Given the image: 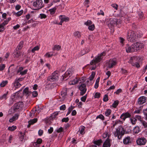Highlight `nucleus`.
<instances>
[{"mask_svg":"<svg viewBox=\"0 0 147 147\" xmlns=\"http://www.w3.org/2000/svg\"><path fill=\"white\" fill-rule=\"evenodd\" d=\"M109 136L107 139L104 142L103 145V147H110L111 146V140L109 139Z\"/></svg>","mask_w":147,"mask_h":147,"instance_id":"13","label":"nucleus"},{"mask_svg":"<svg viewBox=\"0 0 147 147\" xmlns=\"http://www.w3.org/2000/svg\"><path fill=\"white\" fill-rule=\"evenodd\" d=\"M123 142L125 144H127L129 143H130L131 141L130 137L128 136L125 138L123 140Z\"/></svg>","mask_w":147,"mask_h":147,"instance_id":"18","label":"nucleus"},{"mask_svg":"<svg viewBox=\"0 0 147 147\" xmlns=\"http://www.w3.org/2000/svg\"><path fill=\"white\" fill-rule=\"evenodd\" d=\"M125 133L124 128L120 126L116 129V131L115 132L114 135L115 136L117 137L118 139H120L125 134Z\"/></svg>","mask_w":147,"mask_h":147,"instance_id":"2","label":"nucleus"},{"mask_svg":"<svg viewBox=\"0 0 147 147\" xmlns=\"http://www.w3.org/2000/svg\"><path fill=\"white\" fill-rule=\"evenodd\" d=\"M85 128V127L83 126H81L80 127L79 131H80V134H82L84 133V130Z\"/></svg>","mask_w":147,"mask_h":147,"instance_id":"31","label":"nucleus"},{"mask_svg":"<svg viewBox=\"0 0 147 147\" xmlns=\"http://www.w3.org/2000/svg\"><path fill=\"white\" fill-rule=\"evenodd\" d=\"M147 101V97L144 96L140 97L138 100L137 103L142 105L145 103Z\"/></svg>","mask_w":147,"mask_h":147,"instance_id":"11","label":"nucleus"},{"mask_svg":"<svg viewBox=\"0 0 147 147\" xmlns=\"http://www.w3.org/2000/svg\"><path fill=\"white\" fill-rule=\"evenodd\" d=\"M23 103L22 102H19L15 104V107L16 109H18L20 107H22L23 106Z\"/></svg>","mask_w":147,"mask_h":147,"instance_id":"19","label":"nucleus"},{"mask_svg":"<svg viewBox=\"0 0 147 147\" xmlns=\"http://www.w3.org/2000/svg\"><path fill=\"white\" fill-rule=\"evenodd\" d=\"M142 107L143 106H141L138 108H136L134 113H140L142 110Z\"/></svg>","mask_w":147,"mask_h":147,"instance_id":"27","label":"nucleus"},{"mask_svg":"<svg viewBox=\"0 0 147 147\" xmlns=\"http://www.w3.org/2000/svg\"><path fill=\"white\" fill-rule=\"evenodd\" d=\"M5 28L4 27V26L1 24H0V32L3 31L5 30Z\"/></svg>","mask_w":147,"mask_h":147,"instance_id":"63","label":"nucleus"},{"mask_svg":"<svg viewBox=\"0 0 147 147\" xmlns=\"http://www.w3.org/2000/svg\"><path fill=\"white\" fill-rule=\"evenodd\" d=\"M143 47L142 43L137 42L132 44L131 46L127 45L125 47L126 51L127 53L136 51L140 50Z\"/></svg>","mask_w":147,"mask_h":147,"instance_id":"1","label":"nucleus"},{"mask_svg":"<svg viewBox=\"0 0 147 147\" xmlns=\"http://www.w3.org/2000/svg\"><path fill=\"white\" fill-rule=\"evenodd\" d=\"M61 48V47L59 45H55L54 46L53 48V50L59 51Z\"/></svg>","mask_w":147,"mask_h":147,"instance_id":"36","label":"nucleus"},{"mask_svg":"<svg viewBox=\"0 0 147 147\" xmlns=\"http://www.w3.org/2000/svg\"><path fill=\"white\" fill-rule=\"evenodd\" d=\"M13 84L14 86H15L16 88H18L20 87L22 85L19 82L17 81V80H15Z\"/></svg>","mask_w":147,"mask_h":147,"instance_id":"22","label":"nucleus"},{"mask_svg":"<svg viewBox=\"0 0 147 147\" xmlns=\"http://www.w3.org/2000/svg\"><path fill=\"white\" fill-rule=\"evenodd\" d=\"M56 8L55 7H54L53 8L50 9L49 10V11L50 12V14L51 15L54 14L56 11Z\"/></svg>","mask_w":147,"mask_h":147,"instance_id":"35","label":"nucleus"},{"mask_svg":"<svg viewBox=\"0 0 147 147\" xmlns=\"http://www.w3.org/2000/svg\"><path fill=\"white\" fill-rule=\"evenodd\" d=\"M32 94L34 97H36L38 95V92L36 91H34L32 92Z\"/></svg>","mask_w":147,"mask_h":147,"instance_id":"54","label":"nucleus"},{"mask_svg":"<svg viewBox=\"0 0 147 147\" xmlns=\"http://www.w3.org/2000/svg\"><path fill=\"white\" fill-rule=\"evenodd\" d=\"M39 49V47L38 46H36L33 48L32 50L31 51L34 53L35 52V51L38 50Z\"/></svg>","mask_w":147,"mask_h":147,"instance_id":"48","label":"nucleus"},{"mask_svg":"<svg viewBox=\"0 0 147 147\" xmlns=\"http://www.w3.org/2000/svg\"><path fill=\"white\" fill-rule=\"evenodd\" d=\"M79 89L80 91V94L81 96L83 95L86 92L87 89L85 84H81L79 86Z\"/></svg>","mask_w":147,"mask_h":147,"instance_id":"8","label":"nucleus"},{"mask_svg":"<svg viewBox=\"0 0 147 147\" xmlns=\"http://www.w3.org/2000/svg\"><path fill=\"white\" fill-rule=\"evenodd\" d=\"M24 45V42L23 41H21L20 42L18 46L15 49V51H17L22 49Z\"/></svg>","mask_w":147,"mask_h":147,"instance_id":"17","label":"nucleus"},{"mask_svg":"<svg viewBox=\"0 0 147 147\" xmlns=\"http://www.w3.org/2000/svg\"><path fill=\"white\" fill-rule=\"evenodd\" d=\"M146 142V139L144 137L138 138L136 141L137 144L140 146L145 145Z\"/></svg>","mask_w":147,"mask_h":147,"instance_id":"9","label":"nucleus"},{"mask_svg":"<svg viewBox=\"0 0 147 147\" xmlns=\"http://www.w3.org/2000/svg\"><path fill=\"white\" fill-rule=\"evenodd\" d=\"M73 73V70L69 68L65 72L64 76L63 77V79H64L67 77L69 76V77L71 76Z\"/></svg>","mask_w":147,"mask_h":147,"instance_id":"12","label":"nucleus"},{"mask_svg":"<svg viewBox=\"0 0 147 147\" xmlns=\"http://www.w3.org/2000/svg\"><path fill=\"white\" fill-rule=\"evenodd\" d=\"M131 121L133 125L135 124L137 121V119L134 118H131Z\"/></svg>","mask_w":147,"mask_h":147,"instance_id":"45","label":"nucleus"},{"mask_svg":"<svg viewBox=\"0 0 147 147\" xmlns=\"http://www.w3.org/2000/svg\"><path fill=\"white\" fill-rule=\"evenodd\" d=\"M102 143V141L101 139H100L97 141H95L94 142V144L98 146H100Z\"/></svg>","mask_w":147,"mask_h":147,"instance_id":"33","label":"nucleus"},{"mask_svg":"<svg viewBox=\"0 0 147 147\" xmlns=\"http://www.w3.org/2000/svg\"><path fill=\"white\" fill-rule=\"evenodd\" d=\"M19 116V114H15V115L13 116L10 119L9 121L10 122H13V121L17 119Z\"/></svg>","mask_w":147,"mask_h":147,"instance_id":"20","label":"nucleus"},{"mask_svg":"<svg viewBox=\"0 0 147 147\" xmlns=\"http://www.w3.org/2000/svg\"><path fill=\"white\" fill-rule=\"evenodd\" d=\"M119 101L118 100L115 101L112 104V107H113L115 108L118 105Z\"/></svg>","mask_w":147,"mask_h":147,"instance_id":"38","label":"nucleus"},{"mask_svg":"<svg viewBox=\"0 0 147 147\" xmlns=\"http://www.w3.org/2000/svg\"><path fill=\"white\" fill-rule=\"evenodd\" d=\"M13 64L11 65L8 69V72L11 73H14L16 71V68L13 67Z\"/></svg>","mask_w":147,"mask_h":147,"instance_id":"23","label":"nucleus"},{"mask_svg":"<svg viewBox=\"0 0 147 147\" xmlns=\"http://www.w3.org/2000/svg\"><path fill=\"white\" fill-rule=\"evenodd\" d=\"M78 82L79 80L76 78L75 79H74L73 80L70 81L69 82V84L70 85H74Z\"/></svg>","mask_w":147,"mask_h":147,"instance_id":"28","label":"nucleus"},{"mask_svg":"<svg viewBox=\"0 0 147 147\" xmlns=\"http://www.w3.org/2000/svg\"><path fill=\"white\" fill-rule=\"evenodd\" d=\"M131 115L129 113L126 112L125 113H123L121 116L120 118L123 119L124 121L126 118L129 117H130Z\"/></svg>","mask_w":147,"mask_h":147,"instance_id":"15","label":"nucleus"},{"mask_svg":"<svg viewBox=\"0 0 147 147\" xmlns=\"http://www.w3.org/2000/svg\"><path fill=\"white\" fill-rule=\"evenodd\" d=\"M141 123L144 128L147 127V123L144 121H141Z\"/></svg>","mask_w":147,"mask_h":147,"instance_id":"49","label":"nucleus"},{"mask_svg":"<svg viewBox=\"0 0 147 147\" xmlns=\"http://www.w3.org/2000/svg\"><path fill=\"white\" fill-rule=\"evenodd\" d=\"M100 94L98 92H96L94 96L95 98H98L100 97Z\"/></svg>","mask_w":147,"mask_h":147,"instance_id":"58","label":"nucleus"},{"mask_svg":"<svg viewBox=\"0 0 147 147\" xmlns=\"http://www.w3.org/2000/svg\"><path fill=\"white\" fill-rule=\"evenodd\" d=\"M23 12V10H22L21 11L18 12L16 13H15L17 16H19L22 14Z\"/></svg>","mask_w":147,"mask_h":147,"instance_id":"46","label":"nucleus"},{"mask_svg":"<svg viewBox=\"0 0 147 147\" xmlns=\"http://www.w3.org/2000/svg\"><path fill=\"white\" fill-rule=\"evenodd\" d=\"M53 55V53L52 52L47 53L45 55V57L49 58L52 57Z\"/></svg>","mask_w":147,"mask_h":147,"instance_id":"42","label":"nucleus"},{"mask_svg":"<svg viewBox=\"0 0 147 147\" xmlns=\"http://www.w3.org/2000/svg\"><path fill=\"white\" fill-rule=\"evenodd\" d=\"M111 111L110 109L107 110L105 112V115L107 116H109L111 114Z\"/></svg>","mask_w":147,"mask_h":147,"instance_id":"41","label":"nucleus"},{"mask_svg":"<svg viewBox=\"0 0 147 147\" xmlns=\"http://www.w3.org/2000/svg\"><path fill=\"white\" fill-rule=\"evenodd\" d=\"M74 36L76 37V38H79L81 36V33L77 31L75 32L74 34Z\"/></svg>","mask_w":147,"mask_h":147,"instance_id":"30","label":"nucleus"},{"mask_svg":"<svg viewBox=\"0 0 147 147\" xmlns=\"http://www.w3.org/2000/svg\"><path fill=\"white\" fill-rule=\"evenodd\" d=\"M59 76L58 71H55L52 74L51 76L49 77L48 80L51 82L57 80L58 79Z\"/></svg>","mask_w":147,"mask_h":147,"instance_id":"5","label":"nucleus"},{"mask_svg":"<svg viewBox=\"0 0 147 147\" xmlns=\"http://www.w3.org/2000/svg\"><path fill=\"white\" fill-rule=\"evenodd\" d=\"M59 18L61 20H62L64 21L67 22L69 21V18L68 17H66L65 15H60L59 16Z\"/></svg>","mask_w":147,"mask_h":147,"instance_id":"21","label":"nucleus"},{"mask_svg":"<svg viewBox=\"0 0 147 147\" xmlns=\"http://www.w3.org/2000/svg\"><path fill=\"white\" fill-rule=\"evenodd\" d=\"M66 109V106L65 105H63L60 107V109L61 110L64 111Z\"/></svg>","mask_w":147,"mask_h":147,"instance_id":"56","label":"nucleus"},{"mask_svg":"<svg viewBox=\"0 0 147 147\" xmlns=\"http://www.w3.org/2000/svg\"><path fill=\"white\" fill-rule=\"evenodd\" d=\"M74 106H72L71 105L70 107H69L68 108V111L67 113L66 116L68 115H69L71 111H72L73 109H74Z\"/></svg>","mask_w":147,"mask_h":147,"instance_id":"37","label":"nucleus"},{"mask_svg":"<svg viewBox=\"0 0 147 147\" xmlns=\"http://www.w3.org/2000/svg\"><path fill=\"white\" fill-rule=\"evenodd\" d=\"M108 20L106 23L108 25L109 27L110 28H112L114 25H115L116 22V19L115 18H111Z\"/></svg>","mask_w":147,"mask_h":147,"instance_id":"7","label":"nucleus"},{"mask_svg":"<svg viewBox=\"0 0 147 147\" xmlns=\"http://www.w3.org/2000/svg\"><path fill=\"white\" fill-rule=\"evenodd\" d=\"M37 119L34 118L33 119L30 120L28 121L29 124L28 126V127H29L31 125L37 122Z\"/></svg>","mask_w":147,"mask_h":147,"instance_id":"25","label":"nucleus"},{"mask_svg":"<svg viewBox=\"0 0 147 147\" xmlns=\"http://www.w3.org/2000/svg\"><path fill=\"white\" fill-rule=\"evenodd\" d=\"M16 128V127L15 126H12L11 127H9L8 128V130L13 131L15 130Z\"/></svg>","mask_w":147,"mask_h":147,"instance_id":"39","label":"nucleus"},{"mask_svg":"<svg viewBox=\"0 0 147 147\" xmlns=\"http://www.w3.org/2000/svg\"><path fill=\"white\" fill-rule=\"evenodd\" d=\"M98 118L102 120H104V117L102 115L100 114L97 116L96 117V119Z\"/></svg>","mask_w":147,"mask_h":147,"instance_id":"50","label":"nucleus"},{"mask_svg":"<svg viewBox=\"0 0 147 147\" xmlns=\"http://www.w3.org/2000/svg\"><path fill=\"white\" fill-rule=\"evenodd\" d=\"M116 10L117 9V8L118 7V5L116 4H113L111 5Z\"/></svg>","mask_w":147,"mask_h":147,"instance_id":"62","label":"nucleus"},{"mask_svg":"<svg viewBox=\"0 0 147 147\" xmlns=\"http://www.w3.org/2000/svg\"><path fill=\"white\" fill-rule=\"evenodd\" d=\"M103 100L104 102H107L108 100V96L107 95L105 94L103 98Z\"/></svg>","mask_w":147,"mask_h":147,"instance_id":"53","label":"nucleus"},{"mask_svg":"<svg viewBox=\"0 0 147 147\" xmlns=\"http://www.w3.org/2000/svg\"><path fill=\"white\" fill-rule=\"evenodd\" d=\"M8 93V92H7L6 93L3 94L2 96H0V100H2L3 99L6 100L7 98V96Z\"/></svg>","mask_w":147,"mask_h":147,"instance_id":"34","label":"nucleus"},{"mask_svg":"<svg viewBox=\"0 0 147 147\" xmlns=\"http://www.w3.org/2000/svg\"><path fill=\"white\" fill-rule=\"evenodd\" d=\"M24 134L22 133V132H20V139L21 141H23L24 139Z\"/></svg>","mask_w":147,"mask_h":147,"instance_id":"40","label":"nucleus"},{"mask_svg":"<svg viewBox=\"0 0 147 147\" xmlns=\"http://www.w3.org/2000/svg\"><path fill=\"white\" fill-rule=\"evenodd\" d=\"M14 54L13 55V57H14L18 58V57L20 55V51H15V50L14 51Z\"/></svg>","mask_w":147,"mask_h":147,"instance_id":"26","label":"nucleus"},{"mask_svg":"<svg viewBox=\"0 0 147 147\" xmlns=\"http://www.w3.org/2000/svg\"><path fill=\"white\" fill-rule=\"evenodd\" d=\"M119 40L120 42L122 44H123V42L125 41V39L123 38L120 37L119 38Z\"/></svg>","mask_w":147,"mask_h":147,"instance_id":"59","label":"nucleus"},{"mask_svg":"<svg viewBox=\"0 0 147 147\" xmlns=\"http://www.w3.org/2000/svg\"><path fill=\"white\" fill-rule=\"evenodd\" d=\"M67 90L66 89H65L64 90H63L61 92V94L60 96V98H61V101L63 100L65 98L66 96L67 95Z\"/></svg>","mask_w":147,"mask_h":147,"instance_id":"16","label":"nucleus"},{"mask_svg":"<svg viewBox=\"0 0 147 147\" xmlns=\"http://www.w3.org/2000/svg\"><path fill=\"white\" fill-rule=\"evenodd\" d=\"M23 92L24 94L29 95L32 93L31 91L28 90V88L27 87L25 88L23 90Z\"/></svg>","mask_w":147,"mask_h":147,"instance_id":"29","label":"nucleus"},{"mask_svg":"<svg viewBox=\"0 0 147 147\" xmlns=\"http://www.w3.org/2000/svg\"><path fill=\"white\" fill-rule=\"evenodd\" d=\"M133 131L135 134H138L140 131V129L138 126L135 127Z\"/></svg>","mask_w":147,"mask_h":147,"instance_id":"32","label":"nucleus"},{"mask_svg":"<svg viewBox=\"0 0 147 147\" xmlns=\"http://www.w3.org/2000/svg\"><path fill=\"white\" fill-rule=\"evenodd\" d=\"M63 129L62 127H60L59 128H58L57 129V131L58 133H59L61 132H62L63 131Z\"/></svg>","mask_w":147,"mask_h":147,"instance_id":"60","label":"nucleus"},{"mask_svg":"<svg viewBox=\"0 0 147 147\" xmlns=\"http://www.w3.org/2000/svg\"><path fill=\"white\" fill-rule=\"evenodd\" d=\"M40 18L41 19L45 18L47 17L46 15L45 14L43 13L40 14Z\"/></svg>","mask_w":147,"mask_h":147,"instance_id":"61","label":"nucleus"},{"mask_svg":"<svg viewBox=\"0 0 147 147\" xmlns=\"http://www.w3.org/2000/svg\"><path fill=\"white\" fill-rule=\"evenodd\" d=\"M143 113L144 115L145 118L146 119H147V109H146L143 110Z\"/></svg>","mask_w":147,"mask_h":147,"instance_id":"44","label":"nucleus"},{"mask_svg":"<svg viewBox=\"0 0 147 147\" xmlns=\"http://www.w3.org/2000/svg\"><path fill=\"white\" fill-rule=\"evenodd\" d=\"M95 73L94 72H92V73L91 75L89 77V79L90 80H92L93 79L95 76Z\"/></svg>","mask_w":147,"mask_h":147,"instance_id":"47","label":"nucleus"},{"mask_svg":"<svg viewBox=\"0 0 147 147\" xmlns=\"http://www.w3.org/2000/svg\"><path fill=\"white\" fill-rule=\"evenodd\" d=\"M116 64L115 59H111L106 63V65L109 68H112Z\"/></svg>","mask_w":147,"mask_h":147,"instance_id":"10","label":"nucleus"},{"mask_svg":"<svg viewBox=\"0 0 147 147\" xmlns=\"http://www.w3.org/2000/svg\"><path fill=\"white\" fill-rule=\"evenodd\" d=\"M92 24V22L90 20H88L86 22L84 23V24L87 26H89Z\"/></svg>","mask_w":147,"mask_h":147,"instance_id":"52","label":"nucleus"},{"mask_svg":"<svg viewBox=\"0 0 147 147\" xmlns=\"http://www.w3.org/2000/svg\"><path fill=\"white\" fill-rule=\"evenodd\" d=\"M94 28V24L88 27V29L90 30H93Z\"/></svg>","mask_w":147,"mask_h":147,"instance_id":"55","label":"nucleus"},{"mask_svg":"<svg viewBox=\"0 0 147 147\" xmlns=\"http://www.w3.org/2000/svg\"><path fill=\"white\" fill-rule=\"evenodd\" d=\"M138 62V58L136 57H131L130 58L128 62L131 63L132 65H134V63Z\"/></svg>","mask_w":147,"mask_h":147,"instance_id":"14","label":"nucleus"},{"mask_svg":"<svg viewBox=\"0 0 147 147\" xmlns=\"http://www.w3.org/2000/svg\"><path fill=\"white\" fill-rule=\"evenodd\" d=\"M87 95L86 94L85 96L82 97L81 98L82 101L83 102H85L87 98Z\"/></svg>","mask_w":147,"mask_h":147,"instance_id":"51","label":"nucleus"},{"mask_svg":"<svg viewBox=\"0 0 147 147\" xmlns=\"http://www.w3.org/2000/svg\"><path fill=\"white\" fill-rule=\"evenodd\" d=\"M105 52L101 53L98 56L96 57L95 59H93L91 61L90 63V64L92 65H93L100 62L102 59V57L103 56H105Z\"/></svg>","mask_w":147,"mask_h":147,"instance_id":"4","label":"nucleus"},{"mask_svg":"<svg viewBox=\"0 0 147 147\" xmlns=\"http://www.w3.org/2000/svg\"><path fill=\"white\" fill-rule=\"evenodd\" d=\"M8 83V81L7 80L2 81L0 84V85L1 87H3L4 86Z\"/></svg>","mask_w":147,"mask_h":147,"instance_id":"43","label":"nucleus"},{"mask_svg":"<svg viewBox=\"0 0 147 147\" xmlns=\"http://www.w3.org/2000/svg\"><path fill=\"white\" fill-rule=\"evenodd\" d=\"M127 37L128 40L131 42L135 41L137 37L135 32L131 30L129 31L128 32Z\"/></svg>","mask_w":147,"mask_h":147,"instance_id":"3","label":"nucleus"},{"mask_svg":"<svg viewBox=\"0 0 147 147\" xmlns=\"http://www.w3.org/2000/svg\"><path fill=\"white\" fill-rule=\"evenodd\" d=\"M58 112H56L50 116L49 118V119L50 120H53L54 119H55L56 117V116L58 115Z\"/></svg>","mask_w":147,"mask_h":147,"instance_id":"24","label":"nucleus"},{"mask_svg":"<svg viewBox=\"0 0 147 147\" xmlns=\"http://www.w3.org/2000/svg\"><path fill=\"white\" fill-rule=\"evenodd\" d=\"M69 120V119L68 117L64 118L62 119V122H67Z\"/></svg>","mask_w":147,"mask_h":147,"instance_id":"57","label":"nucleus"},{"mask_svg":"<svg viewBox=\"0 0 147 147\" xmlns=\"http://www.w3.org/2000/svg\"><path fill=\"white\" fill-rule=\"evenodd\" d=\"M42 4V1L41 0H36L33 4V6L36 8L34 10H38L41 8L43 6Z\"/></svg>","mask_w":147,"mask_h":147,"instance_id":"6","label":"nucleus"},{"mask_svg":"<svg viewBox=\"0 0 147 147\" xmlns=\"http://www.w3.org/2000/svg\"><path fill=\"white\" fill-rule=\"evenodd\" d=\"M5 67V64H3L0 65V71L3 70Z\"/></svg>","mask_w":147,"mask_h":147,"instance_id":"64","label":"nucleus"}]
</instances>
